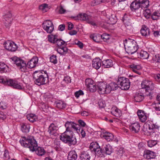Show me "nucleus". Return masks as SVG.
Masks as SVG:
<instances>
[{"label": "nucleus", "mask_w": 160, "mask_h": 160, "mask_svg": "<svg viewBox=\"0 0 160 160\" xmlns=\"http://www.w3.org/2000/svg\"><path fill=\"white\" fill-rule=\"evenodd\" d=\"M98 104L100 108H104L106 106V104L104 101L100 100L98 102Z\"/></svg>", "instance_id": "57"}, {"label": "nucleus", "mask_w": 160, "mask_h": 160, "mask_svg": "<svg viewBox=\"0 0 160 160\" xmlns=\"http://www.w3.org/2000/svg\"><path fill=\"white\" fill-rule=\"evenodd\" d=\"M117 83L123 90H127L130 88V83L128 78L124 77H118Z\"/></svg>", "instance_id": "8"}, {"label": "nucleus", "mask_w": 160, "mask_h": 160, "mask_svg": "<svg viewBox=\"0 0 160 160\" xmlns=\"http://www.w3.org/2000/svg\"><path fill=\"white\" fill-rule=\"evenodd\" d=\"M160 17V11H157L153 12L151 14L152 18L153 20H156Z\"/></svg>", "instance_id": "38"}, {"label": "nucleus", "mask_w": 160, "mask_h": 160, "mask_svg": "<svg viewBox=\"0 0 160 160\" xmlns=\"http://www.w3.org/2000/svg\"><path fill=\"white\" fill-rule=\"evenodd\" d=\"M155 61L157 62L160 63V54H158L155 56Z\"/></svg>", "instance_id": "61"}, {"label": "nucleus", "mask_w": 160, "mask_h": 160, "mask_svg": "<svg viewBox=\"0 0 160 160\" xmlns=\"http://www.w3.org/2000/svg\"><path fill=\"white\" fill-rule=\"evenodd\" d=\"M143 157L147 159L154 158L156 157L155 153L149 150H145L144 151Z\"/></svg>", "instance_id": "19"}, {"label": "nucleus", "mask_w": 160, "mask_h": 160, "mask_svg": "<svg viewBox=\"0 0 160 160\" xmlns=\"http://www.w3.org/2000/svg\"><path fill=\"white\" fill-rule=\"evenodd\" d=\"M140 126L138 122L132 123L130 126V129L134 132L138 133L140 130Z\"/></svg>", "instance_id": "22"}, {"label": "nucleus", "mask_w": 160, "mask_h": 160, "mask_svg": "<svg viewBox=\"0 0 160 160\" xmlns=\"http://www.w3.org/2000/svg\"><path fill=\"white\" fill-rule=\"evenodd\" d=\"M140 32L142 36L146 37H148L149 36L150 34V31L149 28L145 25L142 26V28L140 30Z\"/></svg>", "instance_id": "24"}, {"label": "nucleus", "mask_w": 160, "mask_h": 160, "mask_svg": "<svg viewBox=\"0 0 160 160\" xmlns=\"http://www.w3.org/2000/svg\"><path fill=\"white\" fill-rule=\"evenodd\" d=\"M90 37L94 41L96 42H99V40L98 39V38L97 35L95 34H91L90 36Z\"/></svg>", "instance_id": "55"}, {"label": "nucleus", "mask_w": 160, "mask_h": 160, "mask_svg": "<svg viewBox=\"0 0 160 160\" xmlns=\"http://www.w3.org/2000/svg\"><path fill=\"white\" fill-rule=\"evenodd\" d=\"M7 66L3 63L0 62V71L1 73L7 72Z\"/></svg>", "instance_id": "41"}, {"label": "nucleus", "mask_w": 160, "mask_h": 160, "mask_svg": "<svg viewBox=\"0 0 160 160\" xmlns=\"http://www.w3.org/2000/svg\"><path fill=\"white\" fill-rule=\"evenodd\" d=\"M142 89H145L146 92H148L149 90L151 92V91L154 88V84L152 81L148 80H143L141 84Z\"/></svg>", "instance_id": "11"}, {"label": "nucleus", "mask_w": 160, "mask_h": 160, "mask_svg": "<svg viewBox=\"0 0 160 160\" xmlns=\"http://www.w3.org/2000/svg\"><path fill=\"white\" fill-rule=\"evenodd\" d=\"M98 147V144L96 142H92L90 144V147L91 149H92V150L95 152H99V150L97 151Z\"/></svg>", "instance_id": "42"}, {"label": "nucleus", "mask_w": 160, "mask_h": 160, "mask_svg": "<svg viewBox=\"0 0 160 160\" xmlns=\"http://www.w3.org/2000/svg\"><path fill=\"white\" fill-rule=\"evenodd\" d=\"M113 65L112 60L110 59H107L102 62V67L104 68H108L112 67Z\"/></svg>", "instance_id": "26"}, {"label": "nucleus", "mask_w": 160, "mask_h": 160, "mask_svg": "<svg viewBox=\"0 0 160 160\" xmlns=\"http://www.w3.org/2000/svg\"><path fill=\"white\" fill-rule=\"evenodd\" d=\"M77 158L76 152L74 150L69 152L68 157V160H76Z\"/></svg>", "instance_id": "28"}, {"label": "nucleus", "mask_w": 160, "mask_h": 160, "mask_svg": "<svg viewBox=\"0 0 160 160\" xmlns=\"http://www.w3.org/2000/svg\"><path fill=\"white\" fill-rule=\"evenodd\" d=\"M90 158L89 153L85 151L82 152L80 156V159L81 160H90Z\"/></svg>", "instance_id": "30"}, {"label": "nucleus", "mask_w": 160, "mask_h": 160, "mask_svg": "<svg viewBox=\"0 0 160 160\" xmlns=\"http://www.w3.org/2000/svg\"><path fill=\"white\" fill-rule=\"evenodd\" d=\"M124 44L125 50L128 54H132L136 52L138 49L136 42L133 40L126 39L124 42Z\"/></svg>", "instance_id": "4"}, {"label": "nucleus", "mask_w": 160, "mask_h": 160, "mask_svg": "<svg viewBox=\"0 0 160 160\" xmlns=\"http://www.w3.org/2000/svg\"><path fill=\"white\" fill-rule=\"evenodd\" d=\"M56 107L59 109H64L66 106V103L63 101L59 100L55 102Z\"/></svg>", "instance_id": "27"}, {"label": "nucleus", "mask_w": 160, "mask_h": 160, "mask_svg": "<svg viewBox=\"0 0 160 160\" xmlns=\"http://www.w3.org/2000/svg\"><path fill=\"white\" fill-rule=\"evenodd\" d=\"M30 126L27 123H23L21 125V130L23 132H28L29 131Z\"/></svg>", "instance_id": "35"}, {"label": "nucleus", "mask_w": 160, "mask_h": 160, "mask_svg": "<svg viewBox=\"0 0 160 160\" xmlns=\"http://www.w3.org/2000/svg\"><path fill=\"white\" fill-rule=\"evenodd\" d=\"M123 148H120L118 150L116 151V154L118 158H121L122 156L123 153Z\"/></svg>", "instance_id": "46"}, {"label": "nucleus", "mask_w": 160, "mask_h": 160, "mask_svg": "<svg viewBox=\"0 0 160 160\" xmlns=\"http://www.w3.org/2000/svg\"><path fill=\"white\" fill-rule=\"evenodd\" d=\"M97 87L98 89V92L100 94L110 93V90L108 88V85L106 84L103 82H99L98 84Z\"/></svg>", "instance_id": "13"}, {"label": "nucleus", "mask_w": 160, "mask_h": 160, "mask_svg": "<svg viewBox=\"0 0 160 160\" xmlns=\"http://www.w3.org/2000/svg\"><path fill=\"white\" fill-rule=\"evenodd\" d=\"M131 67L132 70H141V67L140 65H137L134 64L131 65Z\"/></svg>", "instance_id": "53"}, {"label": "nucleus", "mask_w": 160, "mask_h": 160, "mask_svg": "<svg viewBox=\"0 0 160 160\" xmlns=\"http://www.w3.org/2000/svg\"><path fill=\"white\" fill-rule=\"evenodd\" d=\"M38 60L37 57H33L28 62L27 66L30 68H34L38 64Z\"/></svg>", "instance_id": "21"}, {"label": "nucleus", "mask_w": 160, "mask_h": 160, "mask_svg": "<svg viewBox=\"0 0 160 160\" xmlns=\"http://www.w3.org/2000/svg\"><path fill=\"white\" fill-rule=\"evenodd\" d=\"M84 94L83 92L81 90H79L78 91L74 93L75 96L77 98H78L80 95H83Z\"/></svg>", "instance_id": "56"}, {"label": "nucleus", "mask_w": 160, "mask_h": 160, "mask_svg": "<svg viewBox=\"0 0 160 160\" xmlns=\"http://www.w3.org/2000/svg\"><path fill=\"white\" fill-rule=\"evenodd\" d=\"M4 158L5 160H8L10 158V156L9 155L8 150H5L3 154Z\"/></svg>", "instance_id": "51"}, {"label": "nucleus", "mask_w": 160, "mask_h": 160, "mask_svg": "<svg viewBox=\"0 0 160 160\" xmlns=\"http://www.w3.org/2000/svg\"><path fill=\"white\" fill-rule=\"evenodd\" d=\"M0 82L5 85L10 86L14 88L18 89H22L23 88V86L21 83L12 79L0 78Z\"/></svg>", "instance_id": "6"}, {"label": "nucleus", "mask_w": 160, "mask_h": 160, "mask_svg": "<svg viewBox=\"0 0 160 160\" xmlns=\"http://www.w3.org/2000/svg\"><path fill=\"white\" fill-rule=\"evenodd\" d=\"M7 104L4 102L2 101L0 102V108L2 109H4L7 108Z\"/></svg>", "instance_id": "54"}, {"label": "nucleus", "mask_w": 160, "mask_h": 160, "mask_svg": "<svg viewBox=\"0 0 160 160\" xmlns=\"http://www.w3.org/2000/svg\"><path fill=\"white\" fill-rule=\"evenodd\" d=\"M43 29L48 33H51L53 30L54 26L50 20L44 21L42 24Z\"/></svg>", "instance_id": "12"}, {"label": "nucleus", "mask_w": 160, "mask_h": 160, "mask_svg": "<svg viewBox=\"0 0 160 160\" xmlns=\"http://www.w3.org/2000/svg\"><path fill=\"white\" fill-rule=\"evenodd\" d=\"M85 84L91 92H94L97 89V86L94 82V81L91 79H86L85 80Z\"/></svg>", "instance_id": "14"}, {"label": "nucleus", "mask_w": 160, "mask_h": 160, "mask_svg": "<svg viewBox=\"0 0 160 160\" xmlns=\"http://www.w3.org/2000/svg\"><path fill=\"white\" fill-rule=\"evenodd\" d=\"M110 21V24H113L117 22V19L116 17L114 16H112V15L109 18Z\"/></svg>", "instance_id": "49"}, {"label": "nucleus", "mask_w": 160, "mask_h": 160, "mask_svg": "<svg viewBox=\"0 0 160 160\" xmlns=\"http://www.w3.org/2000/svg\"><path fill=\"white\" fill-rule=\"evenodd\" d=\"M102 138L106 140L107 141L110 142L114 138V136L112 134L109 132H106L104 134Z\"/></svg>", "instance_id": "31"}, {"label": "nucleus", "mask_w": 160, "mask_h": 160, "mask_svg": "<svg viewBox=\"0 0 160 160\" xmlns=\"http://www.w3.org/2000/svg\"><path fill=\"white\" fill-rule=\"evenodd\" d=\"M78 124L73 122L67 121L65 124V131L60 136V139L65 143L68 144L69 146L74 145L77 143L76 139L74 136V133L78 132L82 128L80 126L84 127L85 123L81 120L78 121Z\"/></svg>", "instance_id": "1"}, {"label": "nucleus", "mask_w": 160, "mask_h": 160, "mask_svg": "<svg viewBox=\"0 0 160 160\" xmlns=\"http://www.w3.org/2000/svg\"><path fill=\"white\" fill-rule=\"evenodd\" d=\"M118 85H119L117 83H116L114 82H112L110 83L109 84H108V88L110 90V92L112 90L114 91L117 90L118 87H120Z\"/></svg>", "instance_id": "33"}, {"label": "nucleus", "mask_w": 160, "mask_h": 160, "mask_svg": "<svg viewBox=\"0 0 160 160\" xmlns=\"http://www.w3.org/2000/svg\"><path fill=\"white\" fill-rule=\"evenodd\" d=\"M48 77V74H46L45 72L43 73L40 71H36L34 72L33 74L34 82L38 86L45 84Z\"/></svg>", "instance_id": "3"}, {"label": "nucleus", "mask_w": 160, "mask_h": 160, "mask_svg": "<svg viewBox=\"0 0 160 160\" xmlns=\"http://www.w3.org/2000/svg\"><path fill=\"white\" fill-rule=\"evenodd\" d=\"M101 37L104 41L106 42L109 39L110 36L109 34L105 33L101 35Z\"/></svg>", "instance_id": "50"}, {"label": "nucleus", "mask_w": 160, "mask_h": 160, "mask_svg": "<svg viewBox=\"0 0 160 160\" xmlns=\"http://www.w3.org/2000/svg\"><path fill=\"white\" fill-rule=\"evenodd\" d=\"M148 125V128L146 133L148 136H150L152 137H155L157 136L156 130L158 129L159 126L157 123L153 122L152 120H148L147 122Z\"/></svg>", "instance_id": "5"}, {"label": "nucleus", "mask_w": 160, "mask_h": 160, "mask_svg": "<svg viewBox=\"0 0 160 160\" xmlns=\"http://www.w3.org/2000/svg\"><path fill=\"white\" fill-rule=\"evenodd\" d=\"M143 14L144 16L147 18H149L152 14L150 10L149 9H146L144 10Z\"/></svg>", "instance_id": "47"}, {"label": "nucleus", "mask_w": 160, "mask_h": 160, "mask_svg": "<svg viewBox=\"0 0 160 160\" xmlns=\"http://www.w3.org/2000/svg\"><path fill=\"white\" fill-rule=\"evenodd\" d=\"M137 113L141 121L142 122H145L148 118L146 113L141 110H138Z\"/></svg>", "instance_id": "23"}, {"label": "nucleus", "mask_w": 160, "mask_h": 160, "mask_svg": "<svg viewBox=\"0 0 160 160\" xmlns=\"http://www.w3.org/2000/svg\"><path fill=\"white\" fill-rule=\"evenodd\" d=\"M152 93L151 92L148 91L144 94L141 92H136L135 96L134 97L135 100L137 102H139L142 101L144 98L145 96L149 97L150 99L152 98Z\"/></svg>", "instance_id": "10"}, {"label": "nucleus", "mask_w": 160, "mask_h": 160, "mask_svg": "<svg viewBox=\"0 0 160 160\" xmlns=\"http://www.w3.org/2000/svg\"><path fill=\"white\" fill-rule=\"evenodd\" d=\"M102 61L98 58H95L92 61V67L96 69L100 68L101 66Z\"/></svg>", "instance_id": "25"}, {"label": "nucleus", "mask_w": 160, "mask_h": 160, "mask_svg": "<svg viewBox=\"0 0 160 160\" xmlns=\"http://www.w3.org/2000/svg\"><path fill=\"white\" fill-rule=\"evenodd\" d=\"M101 1V0H93L91 3V5L92 6H95L99 4H100Z\"/></svg>", "instance_id": "52"}, {"label": "nucleus", "mask_w": 160, "mask_h": 160, "mask_svg": "<svg viewBox=\"0 0 160 160\" xmlns=\"http://www.w3.org/2000/svg\"><path fill=\"white\" fill-rule=\"evenodd\" d=\"M158 141L157 140H151L148 142V146L150 147H152L157 144Z\"/></svg>", "instance_id": "44"}, {"label": "nucleus", "mask_w": 160, "mask_h": 160, "mask_svg": "<svg viewBox=\"0 0 160 160\" xmlns=\"http://www.w3.org/2000/svg\"><path fill=\"white\" fill-rule=\"evenodd\" d=\"M57 56L56 55H53L50 58V60L51 62L55 64L57 63Z\"/></svg>", "instance_id": "48"}, {"label": "nucleus", "mask_w": 160, "mask_h": 160, "mask_svg": "<svg viewBox=\"0 0 160 160\" xmlns=\"http://www.w3.org/2000/svg\"><path fill=\"white\" fill-rule=\"evenodd\" d=\"M154 108L157 111H160V102L155 103Z\"/></svg>", "instance_id": "60"}, {"label": "nucleus", "mask_w": 160, "mask_h": 160, "mask_svg": "<svg viewBox=\"0 0 160 160\" xmlns=\"http://www.w3.org/2000/svg\"><path fill=\"white\" fill-rule=\"evenodd\" d=\"M3 18L5 19L4 23L5 26L7 28H9L12 20L11 13L8 12L3 16Z\"/></svg>", "instance_id": "16"}, {"label": "nucleus", "mask_w": 160, "mask_h": 160, "mask_svg": "<svg viewBox=\"0 0 160 160\" xmlns=\"http://www.w3.org/2000/svg\"><path fill=\"white\" fill-rule=\"evenodd\" d=\"M55 144L56 145V146L54 147L55 149L57 151H59V148H60V143H59L58 142H55Z\"/></svg>", "instance_id": "59"}, {"label": "nucleus", "mask_w": 160, "mask_h": 160, "mask_svg": "<svg viewBox=\"0 0 160 160\" xmlns=\"http://www.w3.org/2000/svg\"><path fill=\"white\" fill-rule=\"evenodd\" d=\"M112 152V148L110 145H104L100 149V152L102 153H105L107 155H110Z\"/></svg>", "instance_id": "20"}, {"label": "nucleus", "mask_w": 160, "mask_h": 160, "mask_svg": "<svg viewBox=\"0 0 160 160\" xmlns=\"http://www.w3.org/2000/svg\"><path fill=\"white\" fill-rule=\"evenodd\" d=\"M64 80L67 83H70L71 82V79L69 76H67L64 78Z\"/></svg>", "instance_id": "63"}, {"label": "nucleus", "mask_w": 160, "mask_h": 160, "mask_svg": "<svg viewBox=\"0 0 160 160\" xmlns=\"http://www.w3.org/2000/svg\"><path fill=\"white\" fill-rule=\"evenodd\" d=\"M65 25L63 24L60 25L58 27V30L61 31H63L65 29Z\"/></svg>", "instance_id": "62"}, {"label": "nucleus", "mask_w": 160, "mask_h": 160, "mask_svg": "<svg viewBox=\"0 0 160 160\" xmlns=\"http://www.w3.org/2000/svg\"><path fill=\"white\" fill-rule=\"evenodd\" d=\"M69 50L66 47H62V48H58L57 51L60 54L63 55H65Z\"/></svg>", "instance_id": "32"}, {"label": "nucleus", "mask_w": 160, "mask_h": 160, "mask_svg": "<svg viewBox=\"0 0 160 160\" xmlns=\"http://www.w3.org/2000/svg\"><path fill=\"white\" fill-rule=\"evenodd\" d=\"M57 45L58 47L61 46L62 45H67L65 43V42L61 39H58L57 38L55 43Z\"/></svg>", "instance_id": "43"}, {"label": "nucleus", "mask_w": 160, "mask_h": 160, "mask_svg": "<svg viewBox=\"0 0 160 160\" xmlns=\"http://www.w3.org/2000/svg\"><path fill=\"white\" fill-rule=\"evenodd\" d=\"M27 117L28 120L31 122H33L37 119L36 116L35 114H32L28 115Z\"/></svg>", "instance_id": "39"}, {"label": "nucleus", "mask_w": 160, "mask_h": 160, "mask_svg": "<svg viewBox=\"0 0 160 160\" xmlns=\"http://www.w3.org/2000/svg\"><path fill=\"white\" fill-rule=\"evenodd\" d=\"M155 78L157 82H160V74H158L155 75Z\"/></svg>", "instance_id": "64"}, {"label": "nucleus", "mask_w": 160, "mask_h": 160, "mask_svg": "<svg viewBox=\"0 0 160 160\" xmlns=\"http://www.w3.org/2000/svg\"><path fill=\"white\" fill-rule=\"evenodd\" d=\"M138 58L142 59H147L149 56V54L146 51H141L139 52H138Z\"/></svg>", "instance_id": "29"}, {"label": "nucleus", "mask_w": 160, "mask_h": 160, "mask_svg": "<svg viewBox=\"0 0 160 160\" xmlns=\"http://www.w3.org/2000/svg\"><path fill=\"white\" fill-rule=\"evenodd\" d=\"M75 44L80 48H82L83 47V44L80 41H76L75 42Z\"/></svg>", "instance_id": "58"}, {"label": "nucleus", "mask_w": 160, "mask_h": 160, "mask_svg": "<svg viewBox=\"0 0 160 160\" xmlns=\"http://www.w3.org/2000/svg\"><path fill=\"white\" fill-rule=\"evenodd\" d=\"M111 113L114 116L117 117H119L120 116V111L117 108L114 107L112 108Z\"/></svg>", "instance_id": "37"}, {"label": "nucleus", "mask_w": 160, "mask_h": 160, "mask_svg": "<svg viewBox=\"0 0 160 160\" xmlns=\"http://www.w3.org/2000/svg\"><path fill=\"white\" fill-rule=\"evenodd\" d=\"M126 15H125L123 18V21L124 22L126 28L129 29H131L132 28V23L129 21H128L126 19Z\"/></svg>", "instance_id": "36"}, {"label": "nucleus", "mask_w": 160, "mask_h": 160, "mask_svg": "<svg viewBox=\"0 0 160 160\" xmlns=\"http://www.w3.org/2000/svg\"><path fill=\"white\" fill-rule=\"evenodd\" d=\"M72 18L75 20H80L81 21H85L87 22L88 19L90 18V16L88 15L85 13H81L79 14L78 15L75 17H72Z\"/></svg>", "instance_id": "17"}, {"label": "nucleus", "mask_w": 160, "mask_h": 160, "mask_svg": "<svg viewBox=\"0 0 160 160\" xmlns=\"http://www.w3.org/2000/svg\"><path fill=\"white\" fill-rule=\"evenodd\" d=\"M48 40L50 42L55 43L56 40L57 38V36L52 35H49L48 36Z\"/></svg>", "instance_id": "40"}, {"label": "nucleus", "mask_w": 160, "mask_h": 160, "mask_svg": "<svg viewBox=\"0 0 160 160\" xmlns=\"http://www.w3.org/2000/svg\"><path fill=\"white\" fill-rule=\"evenodd\" d=\"M48 4L44 3L39 6V9L41 10L43 12H46L47 10L48 9Z\"/></svg>", "instance_id": "45"}, {"label": "nucleus", "mask_w": 160, "mask_h": 160, "mask_svg": "<svg viewBox=\"0 0 160 160\" xmlns=\"http://www.w3.org/2000/svg\"><path fill=\"white\" fill-rule=\"evenodd\" d=\"M148 0H139L138 2L134 1L130 5V8L132 11L141 8L142 9L148 8L149 6Z\"/></svg>", "instance_id": "7"}, {"label": "nucleus", "mask_w": 160, "mask_h": 160, "mask_svg": "<svg viewBox=\"0 0 160 160\" xmlns=\"http://www.w3.org/2000/svg\"><path fill=\"white\" fill-rule=\"evenodd\" d=\"M58 129L57 126L53 123H51L48 128V132L51 135L56 136L57 131Z\"/></svg>", "instance_id": "18"}, {"label": "nucleus", "mask_w": 160, "mask_h": 160, "mask_svg": "<svg viewBox=\"0 0 160 160\" xmlns=\"http://www.w3.org/2000/svg\"><path fill=\"white\" fill-rule=\"evenodd\" d=\"M19 142L22 146L29 148L30 150L32 152L35 151L38 146L36 141L33 137L31 136L22 137L20 139Z\"/></svg>", "instance_id": "2"}, {"label": "nucleus", "mask_w": 160, "mask_h": 160, "mask_svg": "<svg viewBox=\"0 0 160 160\" xmlns=\"http://www.w3.org/2000/svg\"><path fill=\"white\" fill-rule=\"evenodd\" d=\"M11 59L21 71L23 72H26L27 70V65L23 60L17 57H13Z\"/></svg>", "instance_id": "9"}, {"label": "nucleus", "mask_w": 160, "mask_h": 160, "mask_svg": "<svg viewBox=\"0 0 160 160\" xmlns=\"http://www.w3.org/2000/svg\"><path fill=\"white\" fill-rule=\"evenodd\" d=\"M4 45L6 49L12 52L15 51L17 48L16 44L14 42H12L10 41H7L5 42Z\"/></svg>", "instance_id": "15"}, {"label": "nucleus", "mask_w": 160, "mask_h": 160, "mask_svg": "<svg viewBox=\"0 0 160 160\" xmlns=\"http://www.w3.org/2000/svg\"><path fill=\"white\" fill-rule=\"evenodd\" d=\"M35 151L36 153L38 156H42L45 153V151L44 148L41 147L37 148V146Z\"/></svg>", "instance_id": "34"}]
</instances>
